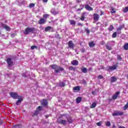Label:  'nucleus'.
I'll return each instance as SVG.
<instances>
[{"label":"nucleus","mask_w":128,"mask_h":128,"mask_svg":"<svg viewBox=\"0 0 128 128\" xmlns=\"http://www.w3.org/2000/svg\"><path fill=\"white\" fill-rule=\"evenodd\" d=\"M50 66L51 68H52V70H54V72H56V74L60 72H64V68H62L56 64H51Z\"/></svg>","instance_id":"f257e3e1"},{"label":"nucleus","mask_w":128,"mask_h":128,"mask_svg":"<svg viewBox=\"0 0 128 128\" xmlns=\"http://www.w3.org/2000/svg\"><path fill=\"white\" fill-rule=\"evenodd\" d=\"M34 32H36V28L28 27L25 28L24 34H28L30 32L34 34Z\"/></svg>","instance_id":"f03ea898"},{"label":"nucleus","mask_w":128,"mask_h":128,"mask_svg":"<svg viewBox=\"0 0 128 128\" xmlns=\"http://www.w3.org/2000/svg\"><path fill=\"white\" fill-rule=\"evenodd\" d=\"M8 64V66L12 68L14 66V61H12V58H8L6 60Z\"/></svg>","instance_id":"7ed1b4c3"},{"label":"nucleus","mask_w":128,"mask_h":128,"mask_svg":"<svg viewBox=\"0 0 128 128\" xmlns=\"http://www.w3.org/2000/svg\"><path fill=\"white\" fill-rule=\"evenodd\" d=\"M10 95L11 96V98H14V100H16V98H20L18 96V93L16 92H10Z\"/></svg>","instance_id":"20e7f679"},{"label":"nucleus","mask_w":128,"mask_h":128,"mask_svg":"<svg viewBox=\"0 0 128 128\" xmlns=\"http://www.w3.org/2000/svg\"><path fill=\"white\" fill-rule=\"evenodd\" d=\"M112 116H124V112L120 111H114V112L112 114Z\"/></svg>","instance_id":"39448f33"},{"label":"nucleus","mask_w":128,"mask_h":128,"mask_svg":"<svg viewBox=\"0 0 128 128\" xmlns=\"http://www.w3.org/2000/svg\"><path fill=\"white\" fill-rule=\"evenodd\" d=\"M88 16V12H84L81 14V17L80 18V20L82 22H84V18H86V16Z\"/></svg>","instance_id":"423d86ee"},{"label":"nucleus","mask_w":128,"mask_h":128,"mask_svg":"<svg viewBox=\"0 0 128 128\" xmlns=\"http://www.w3.org/2000/svg\"><path fill=\"white\" fill-rule=\"evenodd\" d=\"M84 8H85L86 10H89V12H92V11L94 10V8H92L90 7V5H88V4H85Z\"/></svg>","instance_id":"0eeeda50"},{"label":"nucleus","mask_w":128,"mask_h":128,"mask_svg":"<svg viewBox=\"0 0 128 128\" xmlns=\"http://www.w3.org/2000/svg\"><path fill=\"white\" fill-rule=\"evenodd\" d=\"M118 68V64L113 65L112 66H109L108 67V70H116Z\"/></svg>","instance_id":"6e6552de"},{"label":"nucleus","mask_w":128,"mask_h":128,"mask_svg":"<svg viewBox=\"0 0 128 128\" xmlns=\"http://www.w3.org/2000/svg\"><path fill=\"white\" fill-rule=\"evenodd\" d=\"M68 46L70 48H74V44L72 41L70 40L68 42Z\"/></svg>","instance_id":"1a4fd4ad"},{"label":"nucleus","mask_w":128,"mask_h":128,"mask_svg":"<svg viewBox=\"0 0 128 128\" xmlns=\"http://www.w3.org/2000/svg\"><path fill=\"white\" fill-rule=\"evenodd\" d=\"M58 124H62L63 126H66V124H68V121L66 120H61L60 121L58 122Z\"/></svg>","instance_id":"9d476101"},{"label":"nucleus","mask_w":128,"mask_h":128,"mask_svg":"<svg viewBox=\"0 0 128 128\" xmlns=\"http://www.w3.org/2000/svg\"><path fill=\"white\" fill-rule=\"evenodd\" d=\"M19 98H20L16 102V106L20 105V104H22V102L24 100V99H22V96H20Z\"/></svg>","instance_id":"9b49d317"},{"label":"nucleus","mask_w":128,"mask_h":128,"mask_svg":"<svg viewBox=\"0 0 128 128\" xmlns=\"http://www.w3.org/2000/svg\"><path fill=\"white\" fill-rule=\"evenodd\" d=\"M41 104L42 106H47L48 104V100L44 99Z\"/></svg>","instance_id":"f8f14e48"},{"label":"nucleus","mask_w":128,"mask_h":128,"mask_svg":"<svg viewBox=\"0 0 128 128\" xmlns=\"http://www.w3.org/2000/svg\"><path fill=\"white\" fill-rule=\"evenodd\" d=\"M94 16V20L96 22H98V20H100V15L98 14H93Z\"/></svg>","instance_id":"ddd939ff"},{"label":"nucleus","mask_w":128,"mask_h":128,"mask_svg":"<svg viewBox=\"0 0 128 128\" xmlns=\"http://www.w3.org/2000/svg\"><path fill=\"white\" fill-rule=\"evenodd\" d=\"M46 22V20L44 18H41L38 22L39 24H44Z\"/></svg>","instance_id":"4468645a"},{"label":"nucleus","mask_w":128,"mask_h":128,"mask_svg":"<svg viewBox=\"0 0 128 128\" xmlns=\"http://www.w3.org/2000/svg\"><path fill=\"white\" fill-rule=\"evenodd\" d=\"M120 94V92H116L114 95L112 96V98L113 100H116L118 98V96Z\"/></svg>","instance_id":"2eb2a0df"},{"label":"nucleus","mask_w":128,"mask_h":128,"mask_svg":"<svg viewBox=\"0 0 128 128\" xmlns=\"http://www.w3.org/2000/svg\"><path fill=\"white\" fill-rule=\"evenodd\" d=\"M2 28L6 30H10V27L8 26L6 24H2Z\"/></svg>","instance_id":"dca6fc26"},{"label":"nucleus","mask_w":128,"mask_h":128,"mask_svg":"<svg viewBox=\"0 0 128 128\" xmlns=\"http://www.w3.org/2000/svg\"><path fill=\"white\" fill-rule=\"evenodd\" d=\"M66 118L68 124H72V122H74V120H72V118L70 117V116L66 117Z\"/></svg>","instance_id":"f3484780"},{"label":"nucleus","mask_w":128,"mask_h":128,"mask_svg":"<svg viewBox=\"0 0 128 128\" xmlns=\"http://www.w3.org/2000/svg\"><path fill=\"white\" fill-rule=\"evenodd\" d=\"M71 64L72 66H78V60H73L72 61Z\"/></svg>","instance_id":"a211bd4d"},{"label":"nucleus","mask_w":128,"mask_h":128,"mask_svg":"<svg viewBox=\"0 0 128 128\" xmlns=\"http://www.w3.org/2000/svg\"><path fill=\"white\" fill-rule=\"evenodd\" d=\"M124 28V25H120L118 28H116V30L117 32H120V30H122Z\"/></svg>","instance_id":"6ab92c4d"},{"label":"nucleus","mask_w":128,"mask_h":128,"mask_svg":"<svg viewBox=\"0 0 128 128\" xmlns=\"http://www.w3.org/2000/svg\"><path fill=\"white\" fill-rule=\"evenodd\" d=\"M94 46H96V44H94V41L89 42L90 48H94Z\"/></svg>","instance_id":"aec40b11"},{"label":"nucleus","mask_w":128,"mask_h":128,"mask_svg":"<svg viewBox=\"0 0 128 128\" xmlns=\"http://www.w3.org/2000/svg\"><path fill=\"white\" fill-rule=\"evenodd\" d=\"M70 24L73 26H76V21L74 20H70Z\"/></svg>","instance_id":"412c9836"},{"label":"nucleus","mask_w":128,"mask_h":128,"mask_svg":"<svg viewBox=\"0 0 128 128\" xmlns=\"http://www.w3.org/2000/svg\"><path fill=\"white\" fill-rule=\"evenodd\" d=\"M110 82H116V76L111 77Z\"/></svg>","instance_id":"4be33fe9"},{"label":"nucleus","mask_w":128,"mask_h":128,"mask_svg":"<svg viewBox=\"0 0 128 128\" xmlns=\"http://www.w3.org/2000/svg\"><path fill=\"white\" fill-rule=\"evenodd\" d=\"M73 90H78V92H80V86H74L73 88Z\"/></svg>","instance_id":"5701e85b"},{"label":"nucleus","mask_w":128,"mask_h":128,"mask_svg":"<svg viewBox=\"0 0 128 128\" xmlns=\"http://www.w3.org/2000/svg\"><path fill=\"white\" fill-rule=\"evenodd\" d=\"M82 97L77 98H76V102L77 104H80V102H82Z\"/></svg>","instance_id":"b1692460"},{"label":"nucleus","mask_w":128,"mask_h":128,"mask_svg":"<svg viewBox=\"0 0 128 128\" xmlns=\"http://www.w3.org/2000/svg\"><path fill=\"white\" fill-rule=\"evenodd\" d=\"M59 86H60V88H64L66 86V83H64V82H60L59 84Z\"/></svg>","instance_id":"393cba45"},{"label":"nucleus","mask_w":128,"mask_h":128,"mask_svg":"<svg viewBox=\"0 0 128 128\" xmlns=\"http://www.w3.org/2000/svg\"><path fill=\"white\" fill-rule=\"evenodd\" d=\"M96 106V102H93L90 106V108H94Z\"/></svg>","instance_id":"a878e982"},{"label":"nucleus","mask_w":128,"mask_h":128,"mask_svg":"<svg viewBox=\"0 0 128 128\" xmlns=\"http://www.w3.org/2000/svg\"><path fill=\"white\" fill-rule=\"evenodd\" d=\"M82 72L84 74H86L88 72V69L86 68H84L81 69Z\"/></svg>","instance_id":"bb28decb"},{"label":"nucleus","mask_w":128,"mask_h":128,"mask_svg":"<svg viewBox=\"0 0 128 128\" xmlns=\"http://www.w3.org/2000/svg\"><path fill=\"white\" fill-rule=\"evenodd\" d=\"M52 30V27L50 26H48L44 28L45 32H48V30Z\"/></svg>","instance_id":"cd10ccee"},{"label":"nucleus","mask_w":128,"mask_h":128,"mask_svg":"<svg viewBox=\"0 0 128 128\" xmlns=\"http://www.w3.org/2000/svg\"><path fill=\"white\" fill-rule=\"evenodd\" d=\"M114 26L110 25L108 28V30H109V32H112L114 30Z\"/></svg>","instance_id":"c85d7f7f"},{"label":"nucleus","mask_w":128,"mask_h":128,"mask_svg":"<svg viewBox=\"0 0 128 128\" xmlns=\"http://www.w3.org/2000/svg\"><path fill=\"white\" fill-rule=\"evenodd\" d=\"M128 108V102L123 106L124 110H126Z\"/></svg>","instance_id":"c756f323"},{"label":"nucleus","mask_w":128,"mask_h":128,"mask_svg":"<svg viewBox=\"0 0 128 128\" xmlns=\"http://www.w3.org/2000/svg\"><path fill=\"white\" fill-rule=\"evenodd\" d=\"M124 48L125 50H128V43H126L125 44H124Z\"/></svg>","instance_id":"7c9ffc66"},{"label":"nucleus","mask_w":128,"mask_h":128,"mask_svg":"<svg viewBox=\"0 0 128 128\" xmlns=\"http://www.w3.org/2000/svg\"><path fill=\"white\" fill-rule=\"evenodd\" d=\"M106 50H112V46L108 45H106Z\"/></svg>","instance_id":"2f4dec72"},{"label":"nucleus","mask_w":128,"mask_h":128,"mask_svg":"<svg viewBox=\"0 0 128 128\" xmlns=\"http://www.w3.org/2000/svg\"><path fill=\"white\" fill-rule=\"evenodd\" d=\"M116 10L115 8H112L110 11L111 14H116Z\"/></svg>","instance_id":"473e14b6"},{"label":"nucleus","mask_w":128,"mask_h":128,"mask_svg":"<svg viewBox=\"0 0 128 128\" xmlns=\"http://www.w3.org/2000/svg\"><path fill=\"white\" fill-rule=\"evenodd\" d=\"M116 36H117V33L116 32H114L112 34V38H116Z\"/></svg>","instance_id":"72a5a7b5"},{"label":"nucleus","mask_w":128,"mask_h":128,"mask_svg":"<svg viewBox=\"0 0 128 128\" xmlns=\"http://www.w3.org/2000/svg\"><path fill=\"white\" fill-rule=\"evenodd\" d=\"M84 30L86 32V34H88V36H90V30H88V28H86Z\"/></svg>","instance_id":"f704fd0d"},{"label":"nucleus","mask_w":128,"mask_h":128,"mask_svg":"<svg viewBox=\"0 0 128 128\" xmlns=\"http://www.w3.org/2000/svg\"><path fill=\"white\" fill-rule=\"evenodd\" d=\"M69 70H74V71L76 70V68H74V66H70Z\"/></svg>","instance_id":"c9c22d12"},{"label":"nucleus","mask_w":128,"mask_h":128,"mask_svg":"<svg viewBox=\"0 0 128 128\" xmlns=\"http://www.w3.org/2000/svg\"><path fill=\"white\" fill-rule=\"evenodd\" d=\"M42 110V106H38L36 108V110H37V111Z\"/></svg>","instance_id":"e433bc0d"},{"label":"nucleus","mask_w":128,"mask_h":128,"mask_svg":"<svg viewBox=\"0 0 128 128\" xmlns=\"http://www.w3.org/2000/svg\"><path fill=\"white\" fill-rule=\"evenodd\" d=\"M117 59L118 60H122V56H120V55H117Z\"/></svg>","instance_id":"4c0bfd02"},{"label":"nucleus","mask_w":128,"mask_h":128,"mask_svg":"<svg viewBox=\"0 0 128 128\" xmlns=\"http://www.w3.org/2000/svg\"><path fill=\"white\" fill-rule=\"evenodd\" d=\"M102 78H104V76H102V75H99L98 76V80H102Z\"/></svg>","instance_id":"58836bf2"},{"label":"nucleus","mask_w":128,"mask_h":128,"mask_svg":"<svg viewBox=\"0 0 128 128\" xmlns=\"http://www.w3.org/2000/svg\"><path fill=\"white\" fill-rule=\"evenodd\" d=\"M51 14H54V16H56V14H58V12H54V10H51L50 11Z\"/></svg>","instance_id":"ea45409f"},{"label":"nucleus","mask_w":128,"mask_h":128,"mask_svg":"<svg viewBox=\"0 0 128 128\" xmlns=\"http://www.w3.org/2000/svg\"><path fill=\"white\" fill-rule=\"evenodd\" d=\"M48 16H50V14H44L43 15V18H48Z\"/></svg>","instance_id":"a19ab883"},{"label":"nucleus","mask_w":128,"mask_h":128,"mask_svg":"<svg viewBox=\"0 0 128 128\" xmlns=\"http://www.w3.org/2000/svg\"><path fill=\"white\" fill-rule=\"evenodd\" d=\"M106 126H110V122L108 121V122H106Z\"/></svg>","instance_id":"79ce46f5"},{"label":"nucleus","mask_w":128,"mask_h":128,"mask_svg":"<svg viewBox=\"0 0 128 128\" xmlns=\"http://www.w3.org/2000/svg\"><path fill=\"white\" fill-rule=\"evenodd\" d=\"M34 3H32L29 4L30 8H34Z\"/></svg>","instance_id":"37998d69"},{"label":"nucleus","mask_w":128,"mask_h":128,"mask_svg":"<svg viewBox=\"0 0 128 128\" xmlns=\"http://www.w3.org/2000/svg\"><path fill=\"white\" fill-rule=\"evenodd\" d=\"M38 48V46H31V50H34V48Z\"/></svg>","instance_id":"c03bdc74"},{"label":"nucleus","mask_w":128,"mask_h":128,"mask_svg":"<svg viewBox=\"0 0 128 128\" xmlns=\"http://www.w3.org/2000/svg\"><path fill=\"white\" fill-rule=\"evenodd\" d=\"M80 52L82 54H84V52H86V48L81 49Z\"/></svg>","instance_id":"a18cd8bd"},{"label":"nucleus","mask_w":128,"mask_h":128,"mask_svg":"<svg viewBox=\"0 0 128 128\" xmlns=\"http://www.w3.org/2000/svg\"><path fill=\"white\" fill-rule=\"evenodd\" d=\"M38 111H36L35 112L34 114V116H38Z\"/></svg>","instance_id":"49530a36"},{"label":"nucleus","mask_w":128,"mask_h":128,"mask_svg":"<svg viewBox=\"0 0 128 128\" xmlns=\"http://www.w3.org/2000/svg\"><path fill=\"white\" fill-rule=\"evenodd\" d=\"M18 126H20V125H16L14 126L12 128H18Z\"/></svg>","instance_id":"de8ad7c7"},{"label":"nucleus","mask_w":128,"mask_h":128,"mask_svg":"<svg viewBox=\"0 0 128 128\" xmlns=\"http://www.w3.org/2000/svg\"><path fill=\"white\" fill-rule=\"evenodd\" d=\"M97 126H102V123H100V122H98L97 123Z\"/></svg>","instance_id":"09e8293b"},{"label":"nucleus","mask_w":128,"mask_h":128,"mask_svg":"<svg viewBox=\"0 0 128 128\" xmlns=\"http://www.w3.org/2000/svg\"><path fill=\"white\" fill-rule=\"evenodd\" d=\"M82 84H86V80H83L82 81Z\"/></svg>","instance_id":"8fccbe9b"},{"label":"nucleus","mask_w":128,"mask_h":128,"mask_svg":"<svg viewBox=\"0 0 128 128\" xmlns=\"http://www.w3.org/2000/svg\"><path fill=\"white\" fill-rule=\"evenodd\" d=\"M92 94H93V96H95V94H96V92L94 91L92 92Z\"/></svg>","instance_id":"3c124183"},{"label":"nucleus","mask_w":128,"mask_h":128,"mask_svg":"<svg viewBox=\"0 0 128 128\" xmlns=\"http://www.w3.org/2000/svg\"><path fill=\"white\" fill-rule=\"evenodd\" d=\"M78 26H82V24L80 22H78Z\"/></svg>","instance_id":"603ef678"},{"label":"nucleus","mask_w":128,"mask_h":128,"mask_svg":"<svg viewBox=\"0 0 128 128\" xmlns=\"http://www.w3.org/2000/svg\"><path fill=\"white\" fill-rule=\"evenodd\" d=\"M43 2H48V0H42Z\"/></svg>","instance_id":"864d4df0"},{"label":"nucleus","mask_w":128,"mask_h":128,"mask_svg":"<svg viewBox=\"0 0 128 128\" xmlns=\"http://www.w3.org/2000/svg\"><path fill=\"white\" fill-rule=\"evenodd\" d=\"M88 70L89 72H92V68H89Z\"/></svg>","instance_id":"5fc2aeb1"},{"label":"nucleus","mask_w":128,"mask_h":128,"mask_svg":"<svg viewBox=\"0 0 128 128\" xmlns=\"http://www.w3.org/2000/svg\"><path fill=\"white\" fill-rule=\"evenodd\" d=\"M102 14H104V12H102V11H100V16H102Z\"/></svg>","instance_id":"6e6d98bb"},{"label":"nucleus","mask_w":128,"mask_h":128,"mask_svg":"<svg viewBox=\"0 0 128 128\" xmlns=\"http://www.w3.org/2000/svg\"><path fill=\"white\" fill-rule=\"evenodd\" d=\"M49 116H50L49 115H46V116H45V118H48Z\"/></svg>","instance_id":"4d7b16f0"},{"label":"nucleus","mask_w":128,"mask_h":128,"mask_svg":"<svg viewBox=\"0 0 128 128\" xmlns=\"http://www.w3.org/2000/svg\"><path fill=\"white\" fill-rule=\"evenodd\" d=\"M14 36H16V34H12L11 35V36H12V38H14Z\"/></svg>","instance_id":"13d9d810"},{"label":"nucleus","mask_w":128,"mask_h":128,"mask_svg":"<svg viewBox=\"0 0 128 128\" xmlns=\"http://www.w3.org/2000/svg\"><path fill=\"white\" fill-rule=\"evenodd\" d=\"M80 10H82V9H80V8H78V12H80Z\"/></svg>","instance_id":"bf43d9fd"},{"label":"nucleus","mask_w":128,"mask_h":128,"mask_svg":"<svg viewBox=\"0 0 128 128\" xmlns=\"http://www.w3.org/2000/svg\"><path fill=\"white\" fill-rule=\"evenodd\" d=\"M112 128H116V125H113Z\"/></svg>","instance_id":"052dcab7"},{"label":"nucleus","mask_w":128,"mask_h":128,"mask_svg":"<svg viewBox=\"0 0 128 128\" xmlns=\"http://www.w3.org/2000/svg\"><path fill=\"white\" fill-rule=\"evenodd\" d=\"M104 42H102V46L104 45Z\"/></svg>","instance_id":"680f3d73"},{"label":"nucleus","mask_w":128,"mask_h":128,"mask_svg":"<svg viewBox=\"0 0 128 128\" xmlns=\"http://www.w3.org/2000/svg\"><path fill=\"white\" fill-rule=\"evenodd\" d=\"M126 78L128 80V74L126 76Z\"/></svg>","instance_id":"e2e57ef3"},{"label":"nucleus","mask_w":128,"mask_h":128,"mask_svg":"<svg viewBox=\"0 0 128 128\" xmlns=\"http://www.w3.org/2000/svg\"><path fill=\"white\" fill-rule=\"evenodd\" d=\"M78 2H80V1L78 0H77Z\"/></svg>","instance_id":"0e129e2a"},{"label":"nucleus","mask_w":128,"mask_h":128,"mask_svg":"<svg viewBox=\"0 0 128 128\" xmlns=\"http://www.w3.org/2000/svg\"><path fill=\"white\" fill-rule=\"evenodd\" d=\"M0 124H2V121H1V122H0Z\"/></svg>","instance_id":"69168bd1"}]
</instances>
